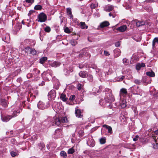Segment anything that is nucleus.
Instances as JSON below:
<instances>
[{
	"label": "nucleus",
	"mask_w": 158,
	"mask_h": 158,
	"mask_svg": "<svg viewBox=\"0 0 158 158\" xmlns=\"http://www.w3.org/2000/svg\"><path fill=\"white\" fill-rule=\"evenodd\" d=\"M60 155L61 156L64 158H66L67 156V155L66 152L63 151L60 152Z\"/></svg>",
	"instance_id": "nucleus-27"
},
{
	"label": "nucleus",
	"mask_w": 158,
	"mask_h": 158,
	"mask_svg": "<svg viewBox=\"0 0 158 158\" xmlns=\"http://www.w3.org/2000/svg\"><path fill=\"white\" fill-rule=\"evenodd\" d=\"M75 152L74 149L72 148L69 149L68 151V154H72Z\"/></svg>",
	"instance_id": "nucleus-30"
},
{
	"label": "nucleus",
	"mask_w": 158,
	"mask_h": 158,
	"mask_svg": "<svg viewBox=\"0 0 158 158\" xmlns=\"http://www.w3.org/2000/svg\"><path fill=\"white\" fill-rule=\"evenodd\" d=\"M127 27L126 25H123L117 28L116 30H126Z\"/></svg>",
	"instance_id": "nucleus-29"
},
{
	"label": "nucleus",
	"mask_w": 158,
	"mask_h": 158,
	"mask_svg": "<svg viewBox=\"0 0 158 158\" xmlns=\"http://www.w3.org/2000/svg\"><path fill=\"white\" fill-rule=\"evenodd\" d=\"M156 42L158 43V38L156 37L152 41V46L154 47L155 46V44Z\"/></svg>",
	"instance_id": "nucleus-34"
},
{
	"label": "nucleus",
	"mask_w": 158,
	"mask_h": 158,
	"mask_svg": "<svg viewBox=\"0 0 158 158\" xmlns=\"http://www.w3.org/2000/svg\"><path fill=\"white\" fill-rule=\"evenodd\" d=\"M92 9L96 7V5L94 4H92L90 6Z\"/></svg>",
	"instance_id": "nucleus-53"
},
{
	"label": "nucleus",
	"mask_w": 158,
	"mask_h": 158,
	"mask_svg": "<svg viewBox=\"0 0 158 158\" xmlns=\"http://www.w3.org/2000/svg\"><path fill=\"white\" fill-rule=\"evenodd\" d=\"M82 85L81 84L79 83L77 85V89L78 90H80L82 89Z\"/></svg>",
	"instance_id": "nucleus-39"
},
{
	"label": "nucleus",
	"mask_w": 158,
	"mask_h": 158,
	"mask_svg": "<svg viewBox=\"0 0 158 158\" xmlns=\"http://www.w3.org/2000/svg\"><path fill=\"white\" fill-rule=\"evenodd\" d=\"M96 71V72L98 73V75L99 76H100L101 75V74H100V73H101V72L99 69H97Z\"/></svg>",
	"instance_id": "nucleus-54"
},
{
	"label": "nucleus",
	"mask_w": 158,
	"mask_h": 158,
	"mask_svg": "<svg viewBox=\"0 0 158 158\" xmlns=\"http://www.w3.org/2000/svg\"><path fill=\"white\" fill-rule=\"evenodd\" d=\"M127 59H126V58H124L123 60V63H127Z\"/></svg>",
	"instance_id": "nucleus-50"
},
{
	"label": "nucleus",
	"mask_w": 158,
	"mask_h": 158,
	"mask_svg": "<svg viewBox=\"0 0 158 158\" xmlns=\"http://www.w3.org/2000/svg\"><path fill=\"white\" fill-rule=\"evenodd\" d=\"M38 21L40 22H44L47 19V17L46 15L44 13H42L38 15Z\"/></svg>",
	"instance_id": "nucleus-5"
},
{
	"label": "nucleus",
	"mask_w": 158,
	"mask_h": 158,
	"mask_svg": "<svg viewBox=\"0 0 158 158\" xmlns=\"http://www.w3.org/2000/svg\"><path fill=\"white\" fill-rule=\"evenodd\" d=\"M107 90H108L109 93L106 94V96L105 97V99L106 102L110 103L114 101V99L111 93V90L108 89H107Z\"/></svg>",
	"instance_id": "nucleus-2"
},
{
	"label": "nucleus",
	"mask_w": 158,
	"mask_h": 158,
	"mask_svg": "<svg viewBox=\"0 0 158 158\" xmlns=\"http://www.w3.org/2000/svg\"><path fill=\"white\" fill-rule=\"evenodd\" d=\"M104 54L106 56H108L110 55L109 53L106 51H104Z\"/></svg>",
	"instance_id": "nucleus-49"
},
{
	"label": "nucleus",
	"mask_w": 158,
	"mask_h": 158,
	"mask_svg": "<svg viewBox=\"0 0 158 158\" xmlns=\"http://www.w3.org/2000/svg\"><path fill=\"white\" fill-rule=\"evenodd\" d=\"M127 92L126 89L122 88L120 90L119 95L120 97L124 96L127 94Z\"/></svg>",
	"instance_id": "nucleus-13"
},
{
	"label": "nucleus",
	"mask_w": 158,
	"mask_h": 158,
	"mask_svg": "<svg viewBox=\"0 0 158 158\" xmlns=\"http://www.w3.org/2000/svg\"><path fill=\"white\" fill-rule=\"evenodd\" d=\"M114 57H117L120 55L121 51L118 48H116L114 50Z\"/></svg>",
	"instance_id": "nucleus-17"
},
{
	"label": "nucleus",
	"mask_w": 158,
	"mask_h": 158,
	"mask_svg": "<svg viewBox=\"0 0 158 158\" xmlns=\"http://www.w3.org/2000/svg\"><path fill=\"white\" fill-rule=\"evenodd\" d=\"M75 96L74 95H72L70 98L69 99L71 100H73L75 98Z\"/></svg>",
	"instance_id": "nucleus-48"
},
{
	"label": "nucleus",
	"mask_w": 158,
	"mask_h": 158,
	"mask_svg": "<svg viewBox=\"0 0 158 158\" xmlns=\"http://www.w3.org/2000/svg\"><path fill=\"white\" fill-rule=\"evenodd\" d=\"M146 74L147 76L150 77H154L155 76L154 72L152 71L147 72Z\"/></svg>",
	"instance_id": "nucleus-24"
},
{
	"label": "nucleus",
	"mask_w": 158,
	"mask_h": 158,
	"mask_svg": "<svg viewBox=\"0 0 158 158\" xmlns=\"http://www.w3.org/2000/svg\"><path fill=\"white\" fill-rule=\"evenodd\" d=\"M30 53L33 55H35L36 54V51L34 49H32L31 48V49H30V50L29 51Z\"/></svg>",
	"instance_id": "nucleus-28"
},
{
	"label": "nucleus",
	"mask_w": 158,
	"mask_h": 158,
	"mask_svg": "<svg viewBox=\"0 0 158 158\" xmlns=\"http://www.w3.org/2000/svg\"><path fill=\"white\" fill-rule=\"evenodd\" d=\"M53 120L55 124L57 126H59L61 123H66L68 121L67 118L65 117L63 118L54 117Z\"/></svg>",
	"instance_id": "nucleus-1"
},
{
	"label": "nucleus",
	"mask_w": 158,
	"mask_h": 158,
	"mask_svg": "<svg viewBox=\"0 0 158 158\" xmlns=\"http://www.w3.org/2000/svg\"><path fill=\"white\" fill-rule=\"evenodd\" d=\"M134 82L136 84L140 85L141 83V81L140 80L138 79H135L134 81Z\"/></svg>",
	"instance_id": "nucleus-37"
},
{
	"label": "nucleus",
	"mask_w": 158,
	"mask_h": 158,
	"mask_svg": "<svg viewBox=\"0 0 158 158\" xmlns=\"http://www.w3.org/2000/svg\"><path fill=\"white\" fill-rule=\"evenodd\" d=\"M67 14L69 16L70 18H73V15L72 14L71 10L70 8H67L66 9Z\"/></svg>",
	"instance_id": "nucleus-20"
},
{
	"label": "nucleus",
	"mask_w": 158,
	"mask_h": 158,
	"mask_svg": "<svg viewBox=\"0 0 158 158\" xmlns=\"http://www.w3.org/2000/svg\"><path fill=\"white\" fill-rule=\"evenodd\" d=\"M50 30H41L40 32V40H43V39H41V37L45 35L46 32L49 33L50 32Z\"/></svg>",
	"instance_id": "nucleus-16"
},
{
	"label": "nucleus",
	"mask_w": 158,
	"mask_h": 158,
	"mask_svg": "<svg viewBox=\"0 0 158 158\" xmlns=\"http://www.w3.org/2000/svg\"><path fill=\"white\" fill-rule=\"evenodd\" d=\"M153 95L155 97H157L158 96V93L155 92L153 94Z\"/></svg>",
	"instance_id": "nucleus-52"
},
{
	"label": "nucleus",
	"mask_w": 158,
	"mask_h": 158,
	"mask_svg": "<svg viewBox=\"0 0 158 158\" xmlns=\"http://www.w3.org/2000/svg\"><path fill=\"white\" fill-rule=\"evenodd\" d=\"M79 76L82 78H85L88 75L87 72L86 71H81L79 73Z\"/></svg>",
	"instance_id": "nucleus-18"
},
{
	"label": "nucleus",
	"mask_w": 158,
	"mask_h": 158,
	"mask_svg": "<svg viewBox=\"0 0 158 158\" xmlns=\"http://www.w3.org/2000/svg\"><path fill=\"white\" fill-rule=\"evenodd\" d=\"M60 98L64 102L66 101L68 99V98L66 97V95L63 94H61Z\"/></svg>",
	"instance_id": "nucleus-25"
},
{
	"label": "nucleus",
	"mask_w": 158,
	"mask_h": 158,
	"mask_svg": "<svg viewBox=\"0 0 158 158\" xmlns=\"http://www.w3.org/2000/svg\"><path fill=\"white\" fill-rule=\"evenodd\" d=\"M115 46L116 47H119L120 46V42L119 41H118L115 43Z\"/></svg>",
	"instance_id": "nucleus-42"
},
{
	"label": "nucleus",
	"mask_w": 158,
	"mask_h": 158,
	"mask_svg": "<svg viewBox=\"0 0 158 158\" xmlns=\"http://www.w3.org/2000/svg\"><path fill=\"white\" fill-rule=\"evenodd\" d=\"M49 106V103H47L45 104L44 103L41 101H39L37 104L38 107L40 109L43 110Z\"/></svg>",
	"instance_id": "nucleus-4"
},
{
	"label": "nucleus",
	"mask_w": 158,
	"mask_h": 158,
	"mask_svg": "<svg viewBox=\"0 0 158 158\" xmlns=\"http://www.w3.org/2000/svg\"><path fill=\"white\" fill-rule=\"evenodd\" d=\"M130 90L133 93L141 95L142 94V90L139 89V87L135 85L131 87L130 88Z\"/></svg>",
	"instance_id": "nucleus-3"
},
{
	"label": "nucleus",
	"mask_w": 158,
	"mask_h": 158,
	"mask_svg": "<svg viewBox=\"0 0 158 158\" xmlns=\"http://www.w3.org/2000/svg\"><path fill=\"white\" fill-rule=\"evenodd\" d=\"M87 143L88 145L91 147H94L95 145V142L93 139L92 136H89L88 137V140Z\"/></svg>",
	"instance_id": "nucleus-6"
},
{
	"label": "nucleus",
	"mask_w": 158,
	"mask_h": 158,
	"mask_svg": "<svg viewBox=\"0 0 158 158\" xmlns=\"http://www.w3.org/2000/svg\"><path fill=\"white\" fill-rule=\"evenodd\" d=\"M125 102V101H123L120 103V106L122 108H124L126 107V105Z\"/></svg>",
	"instance_id": "nucleus-36"
},
{
	"label": "nucleus",
	"mask_w": 158,
	"mask_h": 158,
	"mask_svg": "<svg viewBox=\"0 0 158 158\" xmlns=\"http://www.w3.org/2000/svg\"><path fill=\"white\" fill-rule=\"evenodd\" d=\"M100 142L101 144H104L106 143V139L104 138H102L100 139Z\"/></svg>",
	"instance_id": "nucleus-32"
},
{
	"label": "nucleus",
	"mask_w": 158,
	"mask_h": 158,
	"mask_svg": "<svg viewBox=\"0 0 158 158\" xmlns=\"http://www.w3.org/2000/svg\"><path fill=\"white\" fill-rule=\"evenodd\" d=\"M136 22V26L137 27H139L144 25L145 22L143 21H138L137 20H135Z\"/></svg>",
	"instance_id": "nucleus-11"
},
{
	"label": "nucleus",
	"mask_w": 158,
	"mask_h": 158,
	"mask_svg": "<svg viewBox=\"0 0 158 158\" xmlns=\"http://www.w3.org/2000/svg\"><path fill=\"white\" fill-rule=\"evenodd\" d=\"M35 11L33 10H30L28 13V16H30Z\"/></svg>",
	"instance_id": "nucleus-47"
},
{
	"label": "nucleus",
	"mask_w": 158,
	"mask_h": 158,
	"mask_svg": "<svg viewBox=\"0 0 158 158\" xmlns=\"http://www.w3.org/2000/svg\"><path fill=\"white\" fill-rule=\"evenodd\" d=\"M56 97V93L54 90H52L48 93V98L49 100H52L54 99Z\"/></svg>",
	"instance_id": "nucleus-7"
},
{
	"label": "nucleus",
	"mask_w": 158,
	"mask_h": 158,
	"mask_svg": "<svg viewBox=\"0 0 158 158\" xmlns=\"http://www.w3.org/2000/svg\"><path fill=\"white\" fill-rule=\"evenodd\" d=\"M10 154L12 157H15L17 156V154L16 152H15L13 151L11 152Z\"/></svg>",
	"instance_id": "nucleus-38"
},
{
	"label": "nucleus",
	"mask_w": 158,
	"mask_h": 158,
	"mask_svg": "<svg viewBox=\"0 0 158 158\" xmlns=\"http://www.w3.org/2000/svg\"><path fill=\"white\" fill-rule=\"evenodd\" d=\"M30 40H29L27 39L24 41V43H27L29 44L30 43H29V42H30Z\"/></svg>",
	"instance_id": "nucleus-51"
},
{
	"label": "nucleus",
	"mask_w": 158,
	"mask_h": 158,
	"mask_svg": "<svg viewBox=\"0 0 158 158\" xmlns=\"http://www.w3.org/2000/svg\"><path fill=\"white\" fill-rule=\"evenodd\" d=\"M26 2L28 3H33L34 2V0H26Z\"/></svg>",
	"instance_id": "nucleus-45"
},
{
	"label": "nucleus",
	"mask_w": 158,
	"mask_h": 158,
	"mask_svg": "<svg viewBox=\"0 0 158 158\" xmlns=\"http://www.w3.org/2000/svg\"><path fill=\"white\" fill-rule=\"evenodd\" d=\"M25 49L27 51V52L28 51H29H29L30 50V49H31V48L29 47L28 46L27 47H26L25 48Z\"/></svg>",
	"instance_id": "nucleus-57"
},
{
	"label": "nucleus",
	"mask_w": 158,
	"mask_h": 158,
	"mask_svg": "<svg viewBox=\"0 0 158 158\" xmlns=\"http://www.w3.org/2000/svg\"><path fill=\"white\" fill-rule=\"evenodd\" d=\"M79 57H83V55H82V53H81V52L78 55Z\"/></svg>",
	"instance_id": "nucleus-56"
},
{
	"label": "nucleus",
	"mask_w": 158,
	"mask_h": 158,
	"mask_svg": "<svg viewBox=\"0 0 158 158\" xmlns=\"http://www.w3.org/2000/svg\"><path fill=\"white\" fill-rule=\"evenodd\" d=\"M64 30H69L68 28L67 27H64Z\"/></svg>",
	"instance_id": "nucleus-63"
},
{
	"label": "nucleus",
	"mask_w": 158,
	"mask_h": 158,
	"mask_svg": "<svg viewBox=\"0 0 158 158\" xmlns=\"http://www.w3.org/2000/svg\"><path fill=\"white\" fill-rule=\"evenodd\" d=\"M60 64L61 63L60 62L55 61L52 63L50 65L52 67L56 68L59 66Z\"/></svg>",
	"instance_id": "nucleus-19"
},
{
	"label": "nucleus",
	"mask_w": 158,
	"mask_h": 158,
	"mask_svg": "<svg viewBox=\"0 0 158 158\" xmlns=\"http://www.w3.org/2000/svg\"><path fill=\"white\" fill-rule=\"evenodd\" d=\"M82 112L80 109L78 108V107H77L75 108V114L77 117L78 118H81L82 115L81 114Z\"/></svg>",
	"instance_id": "nucleus-8"
},
{
	"label": "nucleus",
	"mask_w": 158,
	"mask_h": 158,
	"mask_svg": "<svg viewBox=\"0 0 158 158\" xmlns=\"http://www.w3.org/2000/svg\"><path fill=\"white\" fill-rule=\"evenodd\" d=\"M70 43L73 46H75L77 44V42L75 40H72L70 41Z\"/></svg>",
	"instance_id": "nucleus-33"
},
{
	"label": "nucleus",
	"mask_w": 158,
	"mask_h": 158,
	"mask_svg": "<svg viewBox=\"0 0 158 158\" xmlns=\"http://www.w3.org/2000/svg\"><path fill=\"white\" fill-rule=\"evenodd\" d=\"M113 9V6L111 5H108L106 6L104 8V10L106 11L110 12Z\"/></svg>",
	"instance_id": "nucleus-15"
},
{
	"label": "nucleus",
	"mask_w": 158,
	"mask_h": 158,
	"mask_svg": "<svg viewBox=\"0 0 158 158\" xmlns=\"http://www.w3.org/2000/svg\"><path fill=\"white\" fill-rule=\"evenodd\" d=\"M155 133L156 134L158 135V129L155 131Z\"/></svg>",
	"instance_id": "nucleus-62"
},
{
	"label": "nucleus",
	"mask_w": 158,
	"mask_h": 158,
	"mask_svg": "<svg viewBox=\"0 0 158 158\" xmlns=\"http://www.w3.org/2000/svg\"><path fill=\"white\" fill-rule=\"evenodd\" d=\"M44 30H50V28L49 27H45L44 28Z\"/></svg>",
	"instance_id": "nucleus-59"
},
{
	"label": "nucleus",
	"mask_w": 158,
	"mask_h": 158,
	"mask_svg": "<svg viewBox=\"0 0 158 158\" xmlns=\"http://www.w3.org/2000/svg\"><path fill=\"white\" fill-rule=\"evenodd\" d=\"M34 9L36 10H40L42 9V6L40 5H36L34 7Z\"/></svg>",
	"instance_id": "nucleus-35"
},
{
	"label": "nucleus",
	"mask_w": 158,
	"mask_h": 158,
	"mask_svg": "<svg viewBox=\"0 0 158 158\" xmlns=\"http://www.w3.org/2000/svg\"><path fill=\"white\" fill-rule=\"evenodd\" d=\"M80 24L81 29H86L87 28L88 26L85 24V22H81Z\"/></svg>",
	"instance_id": "nucleus-22"
},
{
	"label": "nucleus",
	"mask_w": 158,
	"mask_h": 158,
	"mask_svg": "<svg viewBox=\"0 0 158 158\" xmlns=\"http://www.w3.org/2000/svg\"><path fill=\"white\" fill-rule=\"evenodd\" d=\"M20 113V111H18V112H17V111H14L13 112V114H12V118L13 117H15V116H16L17 115V114H16L17 113Z\"/></svg>",
	"instance_id": "nucleus-40"
},
{
	"label": "nucleus",
	"mask_w": 158,
	"mask_h": 158,
	"mask_svg": "<svg viewBox=\"0 0 158 158\" xmlns=\"http://www.w3.org/2000/svg\"><path fill=\"white\" fill-rule=\"evenodd\" d=\"M12 118V117L11 115H8L7 116H2L1 119L3 122H6L8 121Z\"/></svg>",
	"instance_id": "nucleus-9"
},
{
	"label": "nucleus",
	"mask_w": 158,
	"mask_h": 158,
	"mask_svg": "<svg viewBox=\"0 0 158 158\" xmlns=\"http://www.w3.org/2000/svg\"><path fill=\"white\" fill-rule=\"evenodd\" d=\"M103 127L107 129H108V131L109 133L110 134L112 133V128L110 126H108L106 124H104L103 125Z\"/></svg>",
	"instance_id": "nucleus-23"
},
{
	"label": "nucleus",
	"mask_w": 158,
	"mask_h": 158,
	"mask_svg": "<svg viewBox=\"0 0 158 158\" xmlns=\"http://www.w3.org/2000/svg\"><path fill=\"white\" fill-rule=\"evenodd\" d=\"M139 138V136L138 135H136L135 136V137L133 138V140L134 141H136Z\"/></svg>",
	"instance_id": "nucleus-43"
},
{
	"label": "nucleus",
	"mask_w": 158,
	"mask_h": 158,
	"mask_svg": "<svg viewBox=\"0 0 158 158\" xmlns=\"http://www.w3.org/2000/svg\"><path fill=\"white\" fill-rule=\"evenodd\" d=\"M154 140H155V143H156V145H154L153 146V147L154 148H158V143H157L156 142H157V140L156 139H154Z\"/></svg>",
	"instance_id": "nucleus-41"
},
{
	"label": "nucleus",
	"mask_w": 158,
	"mask_h": 158,
	"mask_svg": "<svg viewBox=\"0 0 158 158\" xmlns=\"http://www.w3.org/2000/svg\"><path fill=\"white\" fill-rule=\"evenodd\" d=\"M39 146H41V149H42V148H43L45 147V145L43 143H40L39 144Z\"/></svg>",
	"instance_id": "nucleus-44"
},
{
	"label": "nucleus",
	"mask_w": 158,
	"mask_h": 158,
	"mask_svg": "<svg viewBox=\"0 0 158 158\" xmlns=\"http://www.w3.org/2000/svg\"><path fill=\"white\" fill-rule=\"evenodd\" d=\"M78 67L80 69H82L84 67V65L83 64H79Z\"/></svg>",
	"instance_id": "nucleus-46"
},
{
	"label": "nucleus",
	"mask_w": 158,
	"mask_h": 158,
	"mask_svg": "<svg viewBox=\"0 0 158 158\" xmlns=\"http://www.w3.org/2000/svg\"><path fill=\"white\" fill-rule=\"evenodd\" d=\"M145 65L144 63H138L136 66V69L137 70H139L141 67H145Z\"/></svg>",
	"instance_id": "nucleus-21"
},
{
	"label": "nucleus",
	"mask_w": 158,
	"mask_h": 158,
	"mask_svg": "<svg viewBox=\"0 0 158 158\" xmlns=\"http://www.w3.org/2000/svg\"><path fill=\"white\" fill-rule=\"evenodd\" d=\"M124 76H123L121 77L120 78V80L121 81L124 78Z\"/></svg>",
	"instance_id": "nucleus-60"
},
{
	"label": "nucleus",
	"mask_w": 158,
	"mask_h": 158,
	"mask_svg": "<svg viewBox=\"0 0 158 158\" xmlns=\"http://www.w3.org/2000/svg\"><path fill=\"white\" fill-rule=\"evenodd\" d=\"M110 23L107 21H105L100 23L99 26L98 27V28H103L104 27L108 26Z\"/></svg>",
	"instance_id": "nucleus-10"
},
{
	"label": "nucleus",
	"mask_w": 158,
	"mask_h": 158,
	"mask_svg": "<svg viewBox=\"0 0 158 158\" xmlns=\"http://www.w3.org/2000/svg\"><path fill=\"white\" fill-rule=\"evenodd\" d=\"M152 0H146L145 2H152Z\"/></svg>",
	"instance_id": "nucleus-61"
},
{
	"label": "nucleus",
	"mask_w": 158,
	"mask_h": 158,
	"mask_svg": "<svg viewBox=\"0 0 158 158\" xmlns=\"http://www.w3.org/2000/svg\"><path fill=\"white\" fill-rule=\"evenodd\" d=\"M47 58L46 57H43L41 58L40 60V63L41 64H43L47 60Z\"/></svg>",
	"instance_id": "nucleus-26"
},
{
	"label": "nucleus",
	"mask_w": 158,
	"mask_h": 158,
	"mask_svg": "<svg viewBox=\"0 0 158 158\" xmlns=\"http://www.w3.org/2000/svg\"><path fill=\"white\" fill-rule=\"evenodd\" d=\"M64 72H65V74L67 75V74H68L69 73H70L72 72H73V70L72 68H70L69 69L68 71L66 70H64Z\"/></svg>",
	"instance_id": "nucleus-31"
},
{
	"label": "nucleus",
	"mask_w": 158,
	"mask_h": 158,
	"mask_svg": "<svg viewBox=\"0 0 158 158\" xmlns=\"http://www.w3.org/2000/svg\"><path fill=\"white\" fill-rule=\"evenodd\" d=\"M81 53H82L83 56L89 57L90 56V54L89 53L88 50L86 48H85L82 49L81 51Z\"/></svg>",
	"instance_id": "nucleus-14"
},
{
	"label": "nucleus",
	"mask_w": 158,
	"mask_h": 158,
	"mask_svg": "<svg viewBox=\"0 0 158 158\" xmlns=\"http://www.w3.org/2000/svg\"><path fill=\"white\" fill-rule=\"evenodd\" d=\"M89 77H90V79L91 80H92L93 79V76L91 75H89Z\"/></svg>",
	"instance_id": "nucleus-64"
},
{
	"label": "nucleus",
	"mask_w": 158,
	"mask_h": 158,
	"mask_svg": "<svg viewBox=\"0 0 158 158\" xmlns=\"http://www.w3.org/2000/svg\"><path fill=\"white\" fill-rule=\"evenodd\" d=\"M11 142H13V143H12L13 144H15V140L14 139H11Z\"/></svg>",
	"instance_id": "nucleus-58"
},
{
	"label": "nucleus",
	"mask_w": 158,
	"mask_h": 158,
	"mask_svg": "<svg viewBox=\"0 0 158 158\" xmlns=\"http://www.w3.org/2000/svg\"><path fill=\"white\" fill-rule=\"evenodd\" d=\"M8 102L4 99H0V104L4 107H6L8 106Z\"/></svg>",
	"instance_id": "nucleus-12"
},
{
	"label": "nucleus",
	"mask_w": 158,
	"mask_h": 158,
	"mask_svg": "<svg viewBox=\"0 0 158 158\" xmlns=\"http://www.w3.org/2000/svg\"><path fill=\"white\" fill-rule=\"evenodd\" d=\"M64 32L67 33H70L71 32V30H64Z\"/></svg>",
	"instance_id": "nucleus-55"
}]
</instances>
